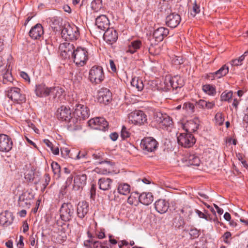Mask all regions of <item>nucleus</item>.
Segmentation results:
<instances>
[{
  "mask_svg": "<svg viewBox=\"0 0 248 248\" xmlns=\"http://www.w3.org/2000/svg\"><path fill=\"white\" fill-rule=\"evenodd\" d=\"M59 49L63 60L71 58L74 62H86L89 60V52L85 47L78 46L74 48L73 45L66 42L61 44Z\"/></svg>",
  "mask_w": 248,
  "mask_h": 248,
  "instance_id": "obj_1",
  "label": "nucleus"
},
{
  "mask_svg": "<svg viewBox=\"0 0 248 248\" xmlns=\"http://www.w3.org/2000/svg\"><path fill=\"white\" fill-rule=\"evenodd\" d=\"M69 104L70 107L74 109L73 118L70 121V130H76L79 126L78 122L84 120L89 117L90 110L86 106L80 104L77 100L70 101Z\"/></svg>",
  "mask_w": 248,
  "mask_h": 248,
  "instance_id": "obj_2",
  "label": "nucleus"
},
{
  "mask_svg": "<svg viewBox=\"0 0 248 248\" xmlns=\"http://www.w3.org/2000/svg\"><path fill=\"white\" fill-rule=\"evenodd\" d=\"M169 32V30L165 27H159L155 30L153 32L152 37L149 38L150 46L149 47L150 53H153L154 46L158 44L159 42L163 41Z\"/></svg>",
  "mask_w": 248,
  "mask_h": 248,
  "instance_id": "obj_3",
  "label": "nucleus"
},
{
  "mask_svg": "<svg viewBox=\"0 0 248 248\" xmlns=\"http://www.w3.org/2000/svg\"><path fill=\"white\" fill-rule=\"evenodd\" d=\"M62 37L66 41H75L79 36L78 28L74 24H64L61 29Z\"/></svg>",
  "mask_w": 248,
  "mask_h": 248,
  "instance_id": "obj_4",
  "label": "nucleus"
},
{
  "mask_svg": "<svg viewBox=\"0 0 248 248\" xmlns=\"http://www.w3.org/2000/svg\"><path fill=\"white\" fill-rule=\"evenodd\" d=\"M104 78L105 75L101 66H94L90 70L89 78L92 83L100 84L104 80Z\"/></svg>",
  "mask_w": 248,
  "mask_h": 248,
  "instance_id": "obj_5",
  "label": "nucleus"
},
{
  "mask_svg": "<svg viewBox=\"0 0 248 248\" xmlns=\"http://www.w3.org/2000/svg\"><path fill=\"white\" fill-rule=\"evenodd\" d=\"M75 209L71 202L63 203L60 209V217L64 221H69L74 216Z\"/></svg>",
  "mask_w": 248,
  "mask_h": 248,
  "instance_id": "obj_6",
  "label": "nucleus"
},
{
  "mask_svg": "<svg viewBox=\"0 0 248 248\" xmlns=\"http://www.w3.org/2000/svg\"><path fill=\"white\" fill-rule=\"evenodd\" d=\"M7 95L14 102L18 104H22L26 101L25 94L17 87L11 88L8 91Z\"/></svg>",
  "mask_w": 248,
  "mask_h": 248,
  "instance_id": "obj_7",
  "label": "nucleus"
},
{
  "mask_svg": "<svg viewBox=\"0 0 248 248\" xmlns=\"http://www.w3.org/2000/svg\"><path fill=\"white\" fill-rule=\"evenodd\" d=\"M141 42L140 40H134L130 43L126 50L127 54L128 60L130 61H137L139 60V56L136 53L137 50L140 47Z\"/></svg>",
  "mask_w": 248,
  "mask_h": 248,
  "instance_id": "obj_8",
  "label": "nucleus"
},
{
  "mask_svg": "<svg viewBox=\"0 0 248 248\" xmlns=\"http://www.w3.org/2000/svg\"><path fill=\"white\" fill-rule=\"evenodd\" d=\"M71 107L62 106L57 109L56 115L57 118L61 121L68 122V127L70 129V120L73 118Z\"/></svg>",
  "mask_w": 248,
  "mask_h": 248,
  "instance_id": "obj_9",
  "label": "nucleus"
},
{
  "mask_svg": "<svg viewBox=\"0 0 248 248\" xmlns=\"http://www.w3.org/2000/svg\"><path fill=\"white\" fill-rule=\"evenodd\" d=\"M164 84L167 86V89L172 88L176 90L182 87L184 84V80L179 75L173 77H166L165 79Z\"/></svg>",
  "mask_w": 248,
  "mask_h": 248,
  "instance_id": "obj_10",
  "label": "nucleus"
},
{
  "mask_svg": "<svg viewBox=\"0 0 248 248\" xmlns=\"http://www.w3.org/2000/svg\"><path fill=\"white\" fill-rule=\"evenodd\" d=\"M179 145L186 148L192 146L196 142V139L192 134L186 133H180L177 137Z\"/></svg>",
  "mask_w": 248,
  "mask_h": 248,
  "instance_id": "obj_11",
  "label": "nucleus"
},
{
  "mask_svg": "<svg viewBox=\"0 0 248 248\" xmlns=\"http://www.w3.org/2000/svg\"><path fill=\"white\" fill-rule=\"evenodd\" d=\"M12 67L9 63H0V73L2 76V83H11L14 79L11 73Z\"/></svg>",
  "mask_w": 248,
  "mask_h": 248,
  "instance_id": "obj_12",
  "label": "nucleus"
},
{
  "mask_svg": "<svg viewBox=\"0 0 248 248\" xmlns=\"http://www.w3.org/2000/svg\"><path fill=\"white\" fill-rule=\"evenodd\" d=\"M90 126L95 129L105 131L108 129V124L103 117H96L88 121Z\"/></svg>",
  "mask_w": 248,
  "mask_h": 248,
  "instance_id": "obj_13",
  "label": "nucleus"
},
{
  "mask_svg": "<svg viewBox=\"0 0 248 248\" xmlns=\"http://www.w3.org/2000/svg\"><path fill=\"white\" fill-rule=\"evenodd\" d=\"M129 119L135 124L142 125L147 122L146 114L141 110H136L129 114Z\"/></svg>",
  "mask_w": 248,
  "mask_h": 248,
  "instance_id": "obj_14",
  "label": "nucleus"
},
{
  "mask_svg": "<svg viewBox=\"0 0 248 248\" xmlns=\"http://www.w3.org/2000/svg\"><path fill=\"white\" fill-rule=\"evenodd\" d=\"M154 119L157 123L165 127L170 126L172 124V119L169 115L160 111L154 112Z\"/></svg>",
  "mask_w": 248,
  "mask_h": 248,
  "instance_id": "obj_15",
  "label": "nucleus"
},
{
  "mask_svg": "<svg viewBox=\"0 0 248 248\" xmlns=\"http://www.w3.org/2000/svg\"><path fill=\"white\" fill-rule=\"evenodd\" d=\"M158 142L152 137L145 138L140 142V147L144 151L148 152H154L157 148Z\"/></svg>",
  "mask_w": 248,
  "mask_h": 248,
  "instance_id": "obj_16",
  "label": "nucleus"
},
{
  "mask_svg": "<svg viewBox=\"0 0 248 248\" xmlns=\"http://www.w3.org/2000/svg\"><path fill=\"white\" fill-rule=\"evenodd\" d=\"M13 141L6 135L0 134V151L7 152L12 148Z\"/></svg>",
  "mask_w": 248,
  "mask_h": 248,
  "instance_id": "obj_17",
  "label": "nucleus"
},
{
  "mask_svg": "<svg viewBox=\"0 0 248 248\" xmlns=\"http://www.w3.org/2000/svg\"><path fill=\"white\" fill-rule=\"evenodd\" d=\"M96 163L104 165L102 168H96L94 170L97 173L103 174H107V173H110L112 170L113 166L114 165L113 162L107 160L96 161Z\"/></svg>",
  "mask_w": 248,
  "mask_h": 248,
  "instance_id": "obj_18",
  "label": "nucleus"
},
{
  "mask_svg": "<svg viewBox=\"0 0 248 248\" xmlns=\"http://www.w3.org/2000/svg\"><path fill=\"white\" fill-rule=\"evenodd\" d=\"M112 99V93L109 90L103 88L101 89L98 93V100L101 103L107 104L109 103Z\"/></svg>",
  "mask_w": 248,
  "mask_h": 248,
  "instance_id": "obj_19",
  "label": "nucleus"
},
{
  "mask_svg": "<svg viewBox=\"0 0 248 248\" xmlns=\"http://www.w3.org/2000/svg\"><path fill=\"white\" fill-rule=\"evenodd\" d=\"M181 20L180 16L176 13H172L166 18V24L170 28H174L180 24Z\"/></svg>",
  "mask_w": 248,
  "mask_h": 248,
  "instance_id": "obj_20",
  "label": "nucleus"
},
{
  "mask_svg": "<svg viewBox=\"0 0 248 248\" xmlns=\"http://www.w3.org/2000/svg\"><path fill=\"white\" fill-rule=\"evenodd\" d=\"M109 20L105 15L97 16L95 19V25L101 30L105 31L109 27Z\"/></svg>",
  "mask_w": 248,
  "mask_h": 248,
  "instance_id": "obj_21",
  "label": "nucleus"
},
{
  "mask_svg": "<svg viewBox=\"0 0 248 248\" xmlns=\"http://www.w3.org/2000/svg\"><path fill=\"white\" fill-rule=\"evenodd\" d=\"M87 176L85 174H77L74 177L73 189L75 190H78L82 189L86 185Z\"/></svg>",
  "mask_w": 248,
  "mask_h": 248,
  "instance_id": "obj_22",
  "label": "nucleus"
},
{
  "mask_svg": "<svg viewBox=\"0 0 248 248\" xmlns=\"http://www.w3.org/2000/svg\"><path fill=\"white\" fill-rule=\"evenodd\" d=\"M89 204L85 201L79 202L77 207V215L78 218L83 219L89 211Z\"/></svg>",
  "mask_w": 248,
  "mask_h": 248,
  "instance_id": "obj_23",
  "label": "nucleus"
},
{
  "mask_svg": "<svg viewBox=\"0 0 248 248\" xmlns=\"http://www.w3.org/2000/svg\"><path fill=\"white\" fill-rule=\"evenodd\" d=\"M44 29L42 25L40 23L36 24L32 27L29 31L30 36L33 39L40 38L44 34Z\"/></svg>",
  "mask_w": 248,
  "mask_h": 248,
  "instance_id": "obj_24",
  "label": "nucleus"
},
{
  "mask_svg": "<svg viewBox=\"0 0 248 248\" xmlns=\"http://www.w3.org/2000/svg\"><path fill=\"white\" fill-rule=\"evenodd\" d=\"M103 38L107 43L112 44L115 42L118 39V33L116 30L113 28H108L104 33Z\"/></svg>",
  "mask_w": 248,
  "mask_h": 248,
  "instance_id": "obj_25",
  "label": "nucleus"
},
{
  "mask_svg": "<svg viewBox=\"0 0 248 248\" xmlns=\"http://www.w3.org/2000/svg\"><path fill=\"white\" fill-rule=\"evenodd\" d=\"M199 120L198 119H195L187 121L183 125V128L186 132L191 134L196 131L199 128Z\"/></svg>",
  "mask_w": 248,
  "mask_h": 248,
  "instance_id": "obj_26",
  "label": "nucleus"
},
{
  "mask_svg": "<svg viewBox=\"0 0 248 248\" xmlns=\"http://www.w3.org/2000/svg\"><path fill=\"white\" fill-rule=\"evenodd\" d=\"M50 87L48 88L44 84L36 85L35 93L39 97H46L50 95Z\"/></svg>",
  "mask_w": 248,
  "mask_h": 248,
  "instance_id": "obj_27",
  "label": "nucleus"
},
{
  "mask_svg": "<svg viewBox=\"0 0 248 248\" xmlns=\"http://www.w3.org/2000/svg\"><path fill=\"white\" fill-rule=\"evenodd\" d=\"M14 219L12 213L5 211L4 213L0 214V224L7 226L10 225Z\"/></svg>",
  "mask_w": 248,
  "mask_h": 248,
  "instance_id": "obj_28",
  "label": "nucleus"
},
{
  "mask_svg": "<svg viewBox=\"0 0 248 248\" xmlns=\"http://www.w3.org/2000/svg\"><path fill=\"white\" fill-rule=\"evenodd\" d=\"M113 180L106 177H102L98 180L99 188L104 191L109 190L111 189Z\"/></svg>",
  "mask_w": 248,
  "mask_h": 248,
  "instance_id": "obj_29",
  "label": "nucleus"
},
{
  "mask_svg": "<svg viewBox=\"0 0 248 248\" xmlns=\"http://www.w3.org/2000/svg\"><path fill=\"white\" fill-rule=\"evenodd\" d=\"M155 210L160 214L166 213L169 207V204L164 200H158L155 203Z\"/></svg>",
  "mask_w": 248,
  "mask_h": 248,
  "instance_id": "obj_30",
  "label": "nucleus"
},
{
  "mask_svg": "<svg viewBox=\"0 0 248 248\" xmlns=\"http://www.w3.org/2000/svg\"><path fill=\"white\" fill-rule=\"evenodd\" d=\"M153 195L152 193L150 192H143L139 196L140 202L145 205L150 204L153 201Z\"/></svg>",
  "mask_w": 248,
  "mask_h": 248,
  "instance_id": "obj_31",
  "label": "nucleus"
},
{
  "mask_svg": "<svg viewBox=\"0 0 248 248\" xmlns=\"http://www.w3.org/2000/svg\"><path fill=\"white\" fill-rule=\"evenodd\" d=\"M195 106L200 108L210 109L215 107V103L214 101L207 102L204 100L200 99L199 101L196 102Z\"/></svg>",
  "mask_w": 248,
  "mask_h": 248,
  "instance_id": "obj_32",
  "label": "nucleus"
},
{
  "mask_svg": "<svg viewBox=\"0 0 248 248\" xmlns=\"http://www.w3.org/2000/svg\"><path fill=\"white\" fill-rule=\"evenodd\" d=\"M186 161L187 162L188 165L199 166L201 161L199 157L193 154H190L186 158Z\"/></svg>",
  "mask_w": 248,
  "mask_h": 248,
  "instance_id": "obj_33",
  "label": "nucleus"
},
{
  "mask_svg": "<svg viewBox=\"0 0 248 248\" xmlns=\"http://www.w3.org/2000/svg\"><path fill=\"white\" fill-rule=\"evenodd\" d=\"M117 190L120 194L126 195L130 193V186L126 183H121L119 184Z\"/></svg>",
  "mask_w": 248,
  "mask_h": 248,
  "instance_id": "obj_34",
  "label": "nucleus"
},
{
  "mask_svg": "<svg viewBox=\"0 0 248 248\" xmlns=\"http://www.w3.org/2000/svg\"><path fill=\"white\" fill-rule=\"evenodd\" d=\"M131 85L133 87H135L139 91H142L144 87L142 80L137 77H134L132 78L131 81Z\"/></svg>",
  "mask_w": 248,
  "mask_h": 248,
  "instance_id": "obj_35",
  "label": "nucleus"
},
{
  "mask_svg": "<svg viewBox=\"0 0 248 248\" xmlns=\"http://www.w3.org/2000/svg\"><path fill=\"white\" fill-rule=\"evenodd\" d=\"M64 93V90L58 86L50 87V95H52L54 98L60 97Z\"/></svg>",
  "mask_w": 248,
  "mask_h": 248,
  "instance_id": "obj_36",
  "label": "nucleus"
},
{
  "mask_svg": "<svg viewBox=\"0 0 248 248\" xmlns=\"http://www.w3.org/2000/svg\"><path fill=\"white\" fill-rule=\"evenodd\" d=\"M34 198V194L31 191H27L23 192L21 195L19 196L18 202L19 203L20 202H24L25 201L31 200Z\"/></svg>",
  "mask_w": 248,
  "mask_h": 248,
  "instance_id": "obj_37",
  "label": "nucleus"
},
{
  "mask_svg": "<svg viewBox=\"0 0 248 248\" xmlns=\"http://www.w3.org/2000/svg\"><path fill=\"white\" fill-rule=\"evenodd\" d=\"M202 90L206 93L214 96L216 93V90L215 86L210 84H205L202 86Z\"/></svg>",
  "mask_w": 248,
  "mask_h": 248,
  "instance_id": "obj_38",
  "label": "nucleus"
},
{
  "mask_svg": "<svg viewBox=\"0 0 248 248\" xmlns=\"http://www.w3.org/2000/svg\"><path fill=\"white\" fill-rule=\"evenodd\" d=\"M51 168L54 173V176L56 179H59L61 176V167L56 162H53L51 164Z\"/></svg>",
  "mask_w": 248,
  "mask_h": 248,
  "instance_id": "obj_39",
  "label": "nucleus"
},
{
  "mask_svg": "<svg viewBox=\"0 0 248 248\" xmlns=\"http://www.w3.org/2000/svg\"><path fill=\"white\" fill-rule=\"evenodd\" d=\"M185 222L184 218L181 216L175 217L173 219V225L178 229H182L184 227Z\"/></svg>",
  "mask_w": 248,
  "mask_h": 248,
  "instance_id": "obj_40",
  "label": "nucleus"
},
{
  "mask_svg": "<svg viewBox=\"0 0 248 248\" xmlns=\"http://www.w3.org/2000/svg\"><path fill=\"white\" fill-rule=\"evenodd\" d=\"M229 72V67L226 64L223 65L219 70L215 72L217 78L225 76Z\"/></svg>",
  "mask_w": 248,
  "mask_h": 248,
  "instance_id": "obj_41",
  "label": "nucleus"
},
{
  "mask_svg": "<svg viewBox=\"0 0 248 248\" xmlns=\"http://www.w3.org/2000/svg\"><path fill=\"white\" fill-rule=\"evenodd\" d=\"M192 4V6L190 9V15L192 17H195L197 14L200 13L201 7L200 4L197 3L196 0H194Z\"/></svg>",
  "mask_w": 248,
  "mask_h": 248,
  "instance_id": "obj_42",
  "label": "nucleus"
},
{
  "mask_svg": "<svg viewBox=\"0 0 248 248\" xmlns=\"http://www.w3.org/2000/svg\"><path fill=\"white\" fill-rule=\"evenodd\" d=\"M233 93L230 91L227 92L225 91L223 92L220 95V100L221 101L230 102L232 98Z\"/></svg>",
  "mask_w": 248,
  "mask_h": 248,
  "instance_id": "obj_43",
  "label": "nucleus"
},
{
  "mask_svg": "<svg viewBox=\"0 0 248 248\" xmlns=\"http://www.w3.org/2000/svg\"><path fill=\"white\" fill-rule=\"evenodd\" d=\"M102 0H93L91 3V7L95 11L100 9L102 5Z\"/></svg>",
  "mask_w": 248,
  "mask_h": 248,
  "instance_id": "obj_44",
  "label": "nucleus"
},
{
  "mask_svg": "<svg viewBox=\"0 0 248 248\" xmlns=\"http://www.w3.org/2000/svg\"><path fill=\"white\" fill-rule=\"evenodd\" d=\"M223 242L227 245H230L232 239V233L230 232H226L222 236Z\"/></svg>",
  "mask_w": 248,
  "mask_h": 248,
  "instance_id": "obj_45",
  "label": "nucleus"
},
{
  "mask_svg": "<svg viewBox=\"0 0 248 248\" xmlns=\"http://www.w3.org/2000/svg\"><path fill=\"white\" fill-rule=\"evenodd\" d=\"M216 123L219 125H221L223 124L224 121V116L223 114L221 112H217L215 117Z\"/></svg>",
  "mask_w": 248,
  "mask_h": 248,
  "instance_id": "obj_46",
  "label": "nucleus"
},
{
  "mask_svg": "<svg viewBox=\"0 0 248 248\" xmlns=\"http://www.w3.org/2000/svg\"><path fill=\"white\" fill-rule=\"evenodd\" d=\"M200 231L195 228H191L189 232L190 237L192 239H195L199 237L200 235Z\"/></svg>",
  "mask_w": 248,
  "mask_h": 248,
  "instance_id": "obj_47",
  "label": "nucleus"
},
{
  "mask_svg": "<svg viewBox=\"0 0 248 248\" xmlns=\"http://www.w3.org/2000/svg\"><path fill=\"white\" fill-rule=\"evenodd\" d=\"M90 155L89 151L85 150L80 151L76 156V159H79L81 158H87Z\"/></svg>",
  "mask_w": 248,
  "mask_h": 248,
  "instance_id": "obj_48",
  "label": "nucleus"
},
{
  "mask_svg": "<svg viewBox=\"0 0 248 248\" xmlns=\"http://www.w3.org/2000/svg\"><path fill=\"white\" fill-rule=\"evenodd\" d=\"M130 135V133L129 132L128 129L125 126H123L121 132V138L124 140L129 137Z\"/></svg>",
  "mask_w": 248,
  "mask_h": 248,
  "instance_id": "obj_49",
  "label": "nucleus"
},
{
  "mask_svg": "<svg viewBox=\"0 0 248 248\" xmlns=\"http://www.w3.org/2000/svg\"><path fill=\"white\" fill-rule=\"evenodd\" d=\"M61 154L64 158L70 157L72 158L71 151L68 148H63L61 149Z\"/></svg>",
  "mask_w": 248,
  "mask_h": 248,
  "instance_id": "obj_50",
  "label": "nucleus"
},
{
  "mask_svg": "<svg viewBox=\"0 0 248 248\" xmlns=\"http://www.w3.org/2000/svg\"><path fill=\"white\" fill-rule=\"evenodd\" d=\"M91 155L93 158L95 160H99V161H104L103 159L104 153L103 152L95 151V152L92 154Z\"/></svg>",
  "mask_w": 248,
  "mask_h": 248,
  "instance_id": "obj_51",
  "label": "nucleus"
},
{
  "mask_svg": "<svg viewBox=\"0 0 248 248\" xmlns=\"http://www.w3.org/2000/svg\"><path fill=\"white\" fill-rule=\"evenodd\" d=\"M108 245L107 241L103 242L98 241V243H95L94 248H108Z\"/></svg>",
  "mask_w": 248,
  "mask_h": 248,
  "instance_id": "obj_52",
  "label": "nucleus"
},
{
  "mask_svg": "<svg viewBox=\"0 0 248 248\" xmlns=\"http://www.w3.org/2000/svg\"><path fill=\"white\" fill-rule=\"evenodd\" d=\"M50 181V177L49 176V174L48 173H46L44 176L43 178V189H45L47 186L48 185Z\"/></svg>",
  "mask_w": 248,
  "mask_h": 248,
  "instance_id": "obj_53",
  "label": "nucleus"
},
{
  "mask_svg": "<svg viewBox=\"0 0 248 248\" xmlns=\"http://www.w3.org/2000/svg\"><path fill=\"white\" fill-rule=\"evenodd\" d=\"M196 213L198 215L199 217L200 218H204L206 220H209V221H211L212 220V218H211L210 217H208L207 215H206L205 214L203 213L202 212H201L198 210H196Z\"/></svg>",
  "mask_w": 248,
  "mask_h": 248,
  "instance_id": "obj_54",
  "label": "nucleus"
},
{
  "mask_svg": "<svg viewBox=\"0 0 248 248\" xmlns=\"http://www.w3.org/2000/svg\"><path fill=\"white\" fill-rule=\"evenodd\" d=\"M87 234L90 239L86 240V242L89 243H92L93 245V248H94L95 243H98V241H96L94 239V237L93 236L89 231L87 232Z\"/></svg>",
  "mask_w": 248,
  "mask_h": 248,
  "instance_id": "obj_55",
  "label": "nucleus"
},
{
  "mask_svg": "<svg viewBox=\"0 0 248 248\" xmlns=\"http://www.w3.org/2000/svg\"><path fill=\"white\" fill-rule=\"evenodd\" d=\"M171 61L172 62H176L177 61L180 62L181 61H185L184 58L181 55L177 56L175 55H172L170 57Z\"/></svg>",
  "mask_w": 248,
  "mask_h": 248,
  "instance_id": "obj_56",
  "label": "nucleus"
},
{
  "mask_svg": "<svg viewBox=\"0 0 248 248\" xmlns=\"http://www.w3.org/2000/svg\"><path fill=\"white\" fill-rule=\"evenodd\" d=\"M184 106H185L187 109L191 110L192 112H194L195 111V106H196L195 105H194L193 103L189 102L186 103Z\"/></svg>",
  "mask_w": 248,
  "mask_h": 248,
  "instance_id": "obj_57",
  "label": "nucleus"
},
{
  "mask_svg": "<svg viewBox=\"0 0 248 248\" xmlns=\"http://www.w3.org/2000/svg\"><path fill=\"white\" fill-rule=\"evenodd\" d=\"M67 236L65 233H63V234H60L57 237V239L59 243H62L66 241Z\"/></svg>",
  "mask_w": 248,
  "mask_h": 248,
  "instance_id": "obj_58",
  "label": "nucleus"
},
{
  "mask_svg": "<svg viewBox=\"0 0 248 248\" xmlns=\"http://www.w3.org/2000/svg\"><path fill=\"white\" fill-rule=\"evenodd\" d=\"M68 226V224H67L64 223H63L62 225L61 228H60L59 229V232L61 233L60 234H63V233H65L66 228H67Z\"/></svg>",
  "mask_w": 248,
  "mask_h": 248,
  "instance_id": "obj_59",
  "label": "nucleus"
},
{
  "mask_svg": "<svg viewBox=\"0 0 248 248\" xmlns=\"http://www.w3.org/2000/svg\"><path fill=\"white\" fill-rule=\"evenodd\" d=\"M51 151L55 155L59 154V149L58 146H55L53 145L50 148Z\"/></svg>",
  "mask_w": 248,
  "mask_h": 248,
  "instance_id": "obj_60",
  "label": "nucleus"
},
{
  "mask_svg": "<svg viewBox=\"0 0 248 248\" xmlns=\"http://www.w3.org/2000/svg\"><path fill=\"white\" fill-rule=\"evenodd\" d=\"M20 76L24 78L26 81L28 82L30 81V78L29 75L25 72L22 71L20 72Z\"/></svg>",
  "mask_w": 248,
  "mask_h": 248,
  "instance_id": "obj_61",
  "label": "nucleus"
},
{
  "mask_svg": "<svg viewBox=\"0 0 248 248\" xmlns=\"http://www.w3.org/2000/svg\"><path fill=\"white\" fill-rule=\"evenodd\" d=\"M67 187L68 186L65 185L62 186L60 190V194L62 195V196L65 195L66 193H67Z\"/></svg>",
  "mask_w": 248,
  "mask_h": 248,
  "instance_id": "obj_62",
  "label": "nucleus"
},
{
  "mask_svg": "<svg viewBox=\"0 0 248 248\" xmlns=\"http://www.w3.org/2000/svg\"><path fill=\"white\" fill-rule=\"evenodd\" d=\"M110 63V70H109L110 72L113 73H117V68L115 64V63Z\"/></svg>",
  "mask_w": 248,
  "mask_h": 248,
  "instance_id": "obj_63",
  "label": "nucleus"
},
{
  "mask_svg": "<svg viewBox=\"0 0 248 248\" xmlns=\"http://www.w3.org/2000/svg\"><path fill=\"white\" fill-rule=\"evenodd\" d=\"M109 137L113 141H115L118 138V134L117 132L112 133L110 134Z\"/></svg>",
  "mask_w": 248,
  "mask_h": 248,
  "instance_id": "obj_64",
  "label": "nucleus"
}]
</instances>
